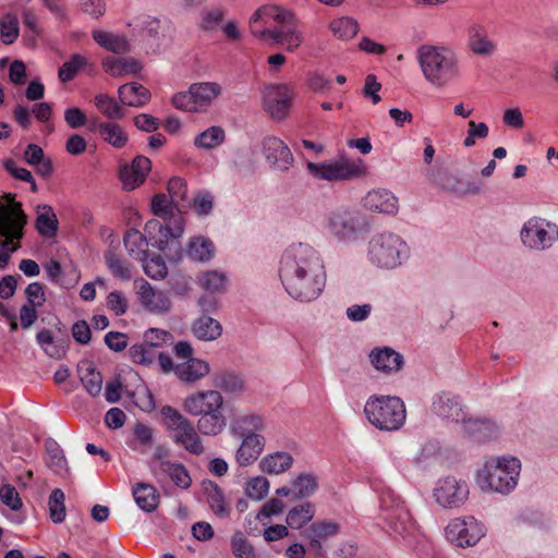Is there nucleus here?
Returning <instances> with one entry per match:
<instances>
[{
  "label": "nucleus",
  "mask_w": 558,
  "mask_h": 558,
  "mask_svg": "<svg viewBox=\"0 0 558 558\" xmlns=\"http://www.w3.org/2000/svg\"><path fill=\"white\" fill-rule=\"evenodd\" d=\"M286 291L295 300H316L326 284V270L319 253L311 245L296 243L282 254L279 268Z\"/></svg>",
  "instance_id": "obj_1"
},
{
  "label": "nucleus",
  "mask_w": 558,
  "mask_h": 558,
  "mask_svg": "<svg viewBox=\"0 0 558 558\" xmlns=\"http://www.w3.org/2000/svg\"><path fill=\"white\" fill-rule=\"evenodd\" d=\"M417 60L425 80L433 86L444 87L460 75L459 59L446 47L421 46Z\"/></svg>",
  "instance_id": "obj_2"
},
{
  "label": "nucleus",
  "mask_w": 558,
  "mask_h": 558,
  "mask_svg": "<svg viewBox=\"0 0 558 558\" xmlns=\"http://www.w3.org/2000/svg\"><path fill=\"white\" fill-rule=\"evenodd\" d=\"M409 254L407 242L392 232L377 233L368 242L367 257L379 268L393 269L407 260Z\"/></svg>",
  "instance_id": "obj_3"
},
{
  "label": "nucleus",
  "mask_w": 558,
  "mask_h": 558,
  "mask_svg": "<svg viewBox=\"0 0 558 558\" xmlns=\"http://www.w3.org/2000/svg\"><path fill=\"white\" fill-rule=\"evenodd\" d=\"M368 422L380 430H397L405 422L407 411L399 397L372 396L365 403Z\"/></svg>",
  "instance_id": "obj_4"
},
{
  "label": "nucleus",
  "mask_w": 558,
  "mask_h": 558,
  "mask_svg": "<svg viewBox=\"0 0 558 558\" xmlns=\"http://www.w3.org/2000/svg\"><path fill=\"white\" fill-rule=\"evenodd\" d=\"M161 414L167 420V427L173 433V441L177 445L194 456L204 452L202 439L191 421L170 405L162 407Z\"/></svg>",
  "instance_id": "obj_5"
},
{
  "label": "nucleus",
  "mask_w": 558,
  "mask_h": 558,
  "mask_svg": "<svg viewBox=\"0 0 558 558\" xmlns=\"http://www.w3.org/2000/svg\"><path fill=\"white\" fill-rule=\"evenodd\" d=\"M306 168L315 179L330 182L352 180L366 172L361 159L352 160L343 156L319 163L308 161Z\"/></svg>",
  "instance_id": "obj_6"
},
{
  "label": "nucleus",
  "mask_w": 558,
  "mask_h": 558,
  "mask_svg": "<svg viewBox=\"0 0 558 558\" xmlns=\"http://www.w3.org/2000/svg\"><path fill=\"white\" fill-rule=\"evenodd\" d=\"M521 463L517 458H499L486 463L483 476L488 487L498 493H509L517 486Z\"/></svg>",
  "instance_id": "obj_7"
},
{
  "label": "nucleus",
  "mask_w": 558,
  "mask_h": 558,
  "mask_svg": "<svg viewBox=\"0 0 558 558\" xmlns=\"http://www.w3.org/2000/svg\"><path fill=\"white\" fill-rule=\"evenodd\" d=\"M366 227L364 216L355 209L339 207L332 210L328 217V228L340 241L354 239Z\"/></svg>",
  "instance_id": "obj_8"
},
{
  "label": "nucleus",
  "mask_w": 558,
  "mask_h": 558,
  "mask_svg": "<svg viewBox=\"0 0 558 558\" xmlns=\"http://www.w3.org/2000/svg\"><path fill=\"white\" fill-rule=\"evenodd\" d=\"M485 533V526L474 517L457 518L446 527L447 538L459 547L474 546Z\"/></svg>",
  "instance_id": "obj_9"
},
{
  "label": "nucleus",
  "mask_w": 558,
  "mask_h": 558,
  "mask_svg": "<svg viewBox=\"0 0 558 558\" xmlns=\"http://www.w3.org/2000/svg\"><path fill=\"white\" fill-rule=\"evenodd\" d=\"M295 93L287 84L269 85L264 93V109L275 120L288 117Z\"/></svg>",
  "instance_id": "obj_10"
},
{
  "label": "nucleus",
  "mask_w": 558,
  "mask_h": 558,
  "mask_svg": "<svg viewBox=\"0 0 558 558\" xmlns=\"http://www.w3.org/2000/svg\"><path fill=\"white\" fill-rule=\"evenodd\" d=\"M469 496V486L465 481L454 476L440 478L435 488L434 497L444 508L459 507Z\"/></svg>",
  "instance_id": "obj_11"
},
{
  "label": "nucleus",
  "mask_w": 558,
  "mask_h": 558,
  "mask_svg": "<svg viewBox=\"0 0 558 558\" xmlns=\"http://www.w3.org/2000/svg\"><path fill=\"white\" fill-rule=\"evenodd\" d=\"M293 19V13L287 9L277 5L262 7L254 12L250 19V29L252 34L260 38H271L270 29L267 26L274 22H289Z\"/></svg>",
  "instance_id": "obj_12"
},
{
  "label": "nucleus",
  "mask_w": 558,
  "mask_h": 558,
  "mask_svg": "<svg viewBox=\"0 0 558 558\" xmlns=\"http://www.w3.org/2000/svg\"><path fill=\"white\" fill-rule=\"evenodd\" d=\"M185 221L183 216H177L173 221H165L151 219L145 225V232L153 245L158 250L167 248L171 239H179L184 232Z\"/></svg>",
  "instance_id": "obj_13"
},
{
  "label": "nucleus",
  "mask_w": 558,
  "mask_h": 558,
  "mask_svg": "<svg viewBox=\"0 0 558 558\" xmlns=\"http://www.w3.org/2000/svg\"><path fill=\"white\" fill-rule=\"evenodd\" d=\"M262 149L266 160L279 171H288L293 165L290 148L279 137L266 136L262 142Z\"/></svg>",
  "instance_id": "obj_14"
},
{
  "label": "nucleus",
  "mask_w": 558,
  "mask_h": 558,
  "mask_svg": "<svg viewBox=\"0 0 558 558\" xmlns=\"http://www.w3.org/2000/svg\"><path fill=\"white\" fill-rule=\"evenodd\" d=\"M223 399L220 392L207 390L194 393L184 400V410L194 416H203L221 409Z\"/></svg>",
  "instance_id": "obj_15"
},
{
  "label": "nucleus",
  "mask_w": 558,
  "mask_h": 558,
  "mask_svg": "<svg viewBox=\"0 0 558 558\" xmlns=\"http://www.w3.org/2000/svg\"><path fill=\"white\" fill-rule=\"evenodd\" d=\"M466 47L475 56L490 57L496 51V43L489 36L486 26L472 23L465 29Z\"/></svg>",
  "instance_id": "obj_16"
},
{
  "label": "nucleus",
  "mask_w": 558,
  "mask_h": 558,
  "mask_svg": "<svg viewBox=\"0 0 558 558\" xmlns=\"http://www.w3.org/2000/svg\"><path fill=\"white\" fill-rule=\"evenodd\" d=\"M150 170V159L142 155L136 156L131 165H124L120 168L119 178L123 189L132 191L143 184Z\"/></svg>",
  "instance_id": "obj_17"
},
{
  "label": "nucleus",
  "mask_w": 558,
  "mask_h": 558,
  "mask_svg": "<svg viewBox=\"0 0 558 558\" xmlns=\"http://www.w3.org/2000/svg\"><path fill=\"white\" fill-rule=\"evenodd\" d=\"M549 223L539 218L527 220L521 230V240L530 248L544 250L550 245V236L546 227Z\"/></svg>",
  "instance_id": "obj_18"
},
{
  "label": "nucleus",
  "mask_w": 558,
  "mask_h": 558,
  "mask_svg": "<svg viewBox=\"0 0 558 558\" xmlns=\"http://www.w3.org/2000/svg\"><path fill=\"white\" fill-rule=\"evenodd\" d=\"M153 473L159 482L170 477L175 486L183 489L189 488L192 484L189 471L181 463L159 461L154 464Z\"/></svg>",
  "instance_id": "obj_19"
},
{
  "label": "nucleus",
  "mask_w": 558,
  "mask_h": 558,
  "mask_svg": "<svg viewBox=\"0 0 558 558\" xmlns=\"http://www.w3.org/2000/svg\"><path fill=\"white\" fill-rule=\"evenodd\" d=\"M137 293L141 304L151 313H166L171 307L170 299L163 292L155 290L145 280L141 281Z\"/></svg>",
  "instance_id": "obj_20"
},
{
  "label": "nucleus",
  "mask_w": 558,
  "mask_h": 558,
  "mask_svg": "<svg viewBox=\"0 0 558 558\" xmlns=\"http://www.w3.org/2000/svg\"><path fill=\"white\" fill-rule=\"evenodd\" d=\"M364 206L373 211L387 215L398 213V198L387 190H374L364 197Z\"/></svg>",
  "instance_id": "obj_21"
},
{
  "label": "nucleus",
  "mask_w": 558,
  "mask_h": 558,
  "mask_svg": "<svg viewBox=\"0 0 558 558\" xmlns=\"http://www.w3.org/2000/svg\"><path fill=\"white\" fill-rule=\"evenodd\" d=\"M372 365L380 372L390 374L400 371L403 356L390 348H377L369 353Z\"/></svg>",
  "instance_id": "obj_22"
},
{
  "label": "nucleus",
  "mask_w": 558,
  "mask_h": 558,
  "mask_svg": "<svg viewBox=\"0 0 558 558\" xmlns=\"http://www.w3.org/2000/svg\"><path fill=\"white\" fill-rule=\"evenodd\" d=\"M433 411L438 416L450 418L452 421L463 420V412L460 400L457 396L449 392H442L433 401Z\"/></svg>",
  "instance_id": "obj_23"
},
{
  "label": "nucleus",
  "mask_w": 558,
  "mask_h": 558,
  "mask_svg": "<svg viewBox=\"0 0 558 558\" xmlns=\"http://www.w3.org/2000/svg\"><path fill=\"white\" fill-rule=\"evenodd\" d=\"M242 437L243 441L236 451V461L240 465L246 466L258 459L265 446V438L262 435Z\"/></svg>",
  "instance_id": "obj_24"
},
{
  "label": "nucleus",
  "mask_w": 558,
  "mask_h": 558,
  "mask_svg": "<svg viewBox=\"0 0 558 558\" xmlns=\"http://www.w3.org/2000/svg\"><path fill=\"white\" fill-rule=\"evenodd\" d=\"M118 95L120 102L129 107H143L151 97L149 89L136 82L121 85Z\"/></svg>",
  "instance_id": "obj_25"
},
{
  "label": "nucleus",
  "mask_w": 558,
  "mask_h": 558,
  "mask_svg": "<svg viewBox=\"0 0 558 558\" xmlns=\"http://www.w3.org/2000/svg\"><path fill=\"white\" fill-rule=\"evenodd\" d=\"M105 72L119 77L125 74H137L142 70V63L134 58L106 57L102 60Z\"/></svg>",
  "instance_id": "obj_26"
},
{
  "label": "nucleus",
  "mask_w": 558,
  "mask_h": 558,
  "mask_svg": "<svg viewBox=\"0 0 558 558\" xmlns=\"http://www.w3.org/2000/svg\"><path fill=\"white\" fill-rule=\"evenodd\" d=\"M204 493L211 511L221 519L230 515V507L228 506L225 494L219 485L213 481L203 482Z\"/></svg>",
  "instance_id": "obj_27"
},
{
  "label": "nucleus",
  "mask_w": 558,
  "mask_h": 558,
  "mask_svg": "<svg viewBox=\"0 0 558 558\" xmlns=\"http://www.w3.org/2000/svg\"><path fill=\"white\" fill-rule=\"evenodd\" d=\"M209 364L201 359L190 357L175 365V375L182 381L194 383L209 373Z\"/></svg>",
  "instance_id": "obj_28"
},
{
  "label": "nucleus",
  "mask_w": 558,
  "mask_h": 558,
  "mask_svg": "<svg viewBox=\"0 0 558 558\" xmlns=\"http://www.w3.org/2000/svg\"><path fill=\"white\" fill-rule=\"evenodd\" d=\"M190 87L198 111L206 110L221 94V86L215 82L194 83Z\"/></svg>",
  "instance_id": "obj_29"
},
{
  "label": "nucleus",
  "mask_w": 558,
  "mask_h": 558,
  "mask_svg": "<svg viewBox=\"0 0 558 558\" xmlns=\"http://www.w3.org/2000/svg\"><path fill=\"white\" fill-rule=\"evenodd\" d=\"M296 19L293 14V19L289 22H278L279 27L275 28L271 33V39L277 43L287 45L289 51H294L300 47L302 43V36L295 31Z\"/></svg>",
  "instance_id": "obj_30"
},
{
  "label": "nucleus",
  "mask_w": 558,
  "mask_h": 558,
  "mask_svg": "<svg viewBox=\"0 0 558 558\" xmlns=\"http://www.w3.org/2000/svg\"><path fill=\"white\" fill-rule=\"evenodd\" d=\"M35 228L40 235L52 238L57 234L59 221L50 205H38Z\"/></svg>",
  "instance_id": "obj_31"
},
{
  "label": "nucleus",
  "mask_w": 558,
  "mask_h": 558,
  "mask_svg": "<svg viewBox=\"0 0 558 558\" xmlns=\"http://www.w3.org/2000/svg\"><path fill=\"white\" fill-rule=\"evenodd\" d=\"M123 243L131 257L137 260H146L148 252L146 235L136 229H130L123 236Z\"/></svg>",
  "instance_id": "obj_32"
},
{
  "label": "nucleus",
  "mask_w": 558,
  "mask_h": 558,
  "mask_svg": "<svg viewBox=\"0 0 558 558\" xmlns=\"http://www.w3.org/2000/svg\"><path fill=\"white\" fill-rule=\"evenodd\" d=\"M133 497L136 505L148 513L155 511L159 504V494L150 484L137 483L133 487Z\"/></svg>",
  "instance_id": "obj_33"
},
{
  "label": "nucleus",
  "mask_w": 558,
  "mask_h": 558,
  "mask_svg": "<svg viewBox=\"0 0 558 558\" xmlns=\"http://www.w3.org/2000/svg\"><path fill=\"white\" fill-rule=\"evenodd\" d=\"M293 464V457L284 451H276L265 456L259 463L263 472L268 474H281L288 471Z\"/></svg>",
  "instance_id": "obj_34"
},
{
  "label": "nucleus",
  "mask_w": 558,
  "mask_h": 558,
  "mask_svg": "<svg viewBox=\"0 0 558 558\" xmlns=\"http://www.w3.org/2000/svg\"><path fill=\"white\" fill-rule=\"evenodd\" d=\"M151 210L155 216L163 221H173L177 216H182V209L168 195L156 194L151 199Z\"/></svg>",
  "instance_id": "obj_35"
},
{
  "label": "nucleus",
  "mask_w": 558,
  "mask_h": 558,
  "mask_svg": "<svg viewBox=\"0 0 558 558\" xmlns=\"http://www.w3.org/2000/svg\"><path fill=\"white\" fill-rule=\"evenodd\" d=\"M93 38L99 46L113 53L123 54L130 51V44L124 36L94 31Z\"/></svg>",
  "instance_id": "obj_36"
},
{
  "label": "nucleus",
  "mask_w": 558,
  "mask_h": 558,
  "mask_svg": "<svg viewBox=\"0 0 558 558\" xmlns=\"http://www.w3.org/2000/svg\"><path fill=\"white\" fill-rule=\"evenodd\" d=\"M221 332L222 327L220 323L206 315L201 316L193 324V333L199 340H216L221 336Z\"/></svg>",
  "instance_id": "obj_37"
},
{
  "label": "nucleus",
  "mask_w": 558,
  "mask_h": 558,
  "mask_svg": "<svg viewBox=\"0 0 558 558\" xmlns=\"http://www.w3.org/2000/svg\"><path fill=\"white\" fill-rule=\"evenodd\" d=\"M227 425L225 415L221 409H218L209 414L203 415L197 421V430L205 436L219 435Z\"/></svg>",
  "instance_id": "obj_38"
},
{
  "label": "nucleus",
  "mask_w": 558,
  "mask_h": 558,
  "mask_svg": "<svg viewBox=\"0 0 558 558\" xmlns=\"http://www.w3.org/2000/svg\"><path fill=\"white\" fill-rule=\"evenodd\" d=\"M94 105L108 120H121L125 117V110L122 106L107 94L96 95Z\"/></svg>",
  "instance_id": "obj_39"
},
{
  "label": "nucleus",
  "mask_w": 558,
  "mask_h": 558,
  "mask_svg": "<svg viewBox=\"0 0 558 558\" xmlns=\"http://www.w3.org/2000/svg\"><path fill=\"white\" fill-rule=\"evenodd\" d=\"M78 373L81 374V381L86 391L93 397L98 396L102 389L101 374L88 362L78 366Z\"/></svg>",
  "instance_id": "obj_40"
},
{
  "label": "nucleus",
  "mask_w": 558,
  "mask_h": 558,
  "mask_svg": "<svg viewBox=\"0 0 558 558\" xmlns=\"http://www.w3.org/2000/svg\"><path fill=\"white\" fill-rule=\"evenodd\" d=\"M105 263L110 274L120 279L128 281L132 278V265L126 262L122 256L113 251L105 253Z\"/></svg>",
  "instance_id": "obj_41"
},
{
  "label": "nucleus",
  "mask_w": 558,
  "mask_h": 558,
  "mask_svg": "<svg viewBox=\"0 0 558 558\" xmlns=\"http://www.w3.org/2000/svg\"><path fill=\"white\" fill-rule=\"evenodd\" d=\"M213 385L228 393H239L244 389L243 379L228 371L217 372L213 375Z\"/></svg>",
  "instance_id": "obj_42"
},
{
  "label": "nucleus",
  "mask_w": 558,
  "mask_h": 558,
  "mask_svg": "<svg viewBox=\"0 0 558 558\" xmlns=\"http://www.w3.org/2000/svg\"><path fill=\"white\" fill-rule=\"evenodd\" d=\"M315 514V508L312 502H304L289 510L286 522L292 529H301L308 523Z\"/></svg>",
  "instance_id": "obj_43"
},
{
  "label": "nucleus",
  "mask_w": 558,
  "mask_h": 558,
  "mask_svg": "<svg viewBox=\"0 0 558 558\" xmlns=\"http://www.w3.org/2000/svg\"><path fill=\"white\" fill-rule=\"evenodd\" d=\"M101 140L114 148H123L129 142V135L121 125L107 121L101 128Z\"/></svg>",
  "instance_id": "obj_44"
},
{
  "label": "nucleus",
  "mask_w": 558,
  "mask_h": 558,
  "mask_svg": "<svg viewBox=\"0 0 558 558\" xmlns=\"http://www.w3.org/2000/svg\"><path fill=\"white\" fill-rule=\"evenodd\" d=\"M41 349L53 359H62L65 354V345L62 341H57L49 329H41L36 336Z\"/></svg>",
  "instance_id": "obj_45"
},
{
  "label": "nucleus",
  "mask_w": 558,
  "mask_h": 558,
  "mask_svg": "<svg viewBox=\"0 0 558 558\" xmlns=\"http://www.w3.org/2000/svg\"><path fill=\"white\" fill-rule=\"evenodd\" d=\"M225 138V130L221 126L214 125L199 133L194 140V145L203 149H214L220 146Z\"/></svg>",
  "instance_id": "obj_46"
},
{
  "label": "nucleus",
  "mask_w": 558,
  "mask_h": 558,
  "mask_svg": "<svg viewBox=\"0 0 558 558\" xmlns=\"http://www.w3.org/2000/svg\"><path fill=\"white\" fill-rule=\"evenodd\" d=\"M158 352L159 349L142 342L131 345L129 348L128 354L133 363L150 366L155 363Z\"/></svg>",
  "instance_id": "obj_47"
},
{
  "label": "nucleus",
  "mask_w": 558,
  "mask_h": 558,
  "mask_svg": "<svg viewBox=\"0 0 558 558\" xmlns=\"http://www.w3.org/2000/svg\"><path fill=\"white\" fill-rule=\"evenodd\" d=\"M293 498L301 499L312 496L318 488L317 477L311 473H301L292 482Z\"/></svg>",
  "instance_id": "obj_48"
},
{
  "label": "nucleus",
  "mask_w": 558,
  "mask_h": 558,
  "mask_svg": "<svg viewBox=\"0 0 558 558\" xmlns=\"http://www.w3.org/2000/svg\"><path fill=\"white\" fill-rule=\"evenodd\" d=\"M186 254L194 260H209L214 256V244L209 239L196 236L190 242Z\"/></svg>",
  "instance_id": "obj_49"
},
{
  "label": "nucleus",
  "mask_w": 558,
  "mask_h": 558,
  "mask_svg": "<svg viewBox=\"0 0 558 558\" xmlns=\"http://www.w3.org/2000/svg\"><path fill=\"white\" fill-rule=\"evenodd\" d=\"M232 432L242 437L257 435L256 432L263 428V418L256 414H248L236 418L232 423Z\"/></svg>",
  "instance_id": "obj_50"
},
{
  "label": "nucleus",
  "mask_w": 558,
  "mask_h": 558,
  "mask_svg": "<svg viewBox=\"0 0 558 558\" xmlns=\"http://www.w3.org/2000/svg\"><path fill=\"white\" fill-rule=\"evenodd\" d=\"M46 464L56 474H63L66 472V460L62 449L54 441L46 442Z\"/></svg>",
  "instance_id": "obj_51"
},
{
  "label": "nucleus",
  "mask_w": 558,
  "mask_h": 558,
  "mask_svg": "<svg viewBox=\"0 0 558 558\" xmlns=\"http://www.w3.org/2000/svg\"><path fill=\"white\" fill-rule=\"evenodd\" d=\"M329 28L338 38L348 40L357 34L359 24L354 19L343 16L330 22Z\"/></svg>",
  "instance_id": "obj_52"
},
{
  "label": "nucleus",
  "mask_w": 558,
  "mask_h": 558,
  "mask_svg": "<svg viewBox=\"0 0 558 558\" xmlns=\"http://www.w3.org/2000/svg\"><path fill=\"white\" fill-rule=\"evenodd\" d=\"M20 35L19 20L13 14H7L0 20V37L4 45H12Z\"/></svg>",
  "instance_id": "obj_53"
},
{
  "label": "nucleus",
  "mask_w": 558,
  "mask_h": 558,
  "mask_svg": "<svg viewBox=\"0 0 558 558\" xmlns=\"http://www.w3.org/2000/svg\"><path fill=\"white\" fill-rule=\"evenodd\" d=\"M87 64V60L85 57L75 53L71 57V59L64 62L59 69V80L63 83L72 81L77 72Z\"/></svg>",
  "instance_id": "obj_54"
},
{
  "label": "nucleus",
  "mask_w": 558,
  "mask_h": 558,
  "mask_svg": "<svg viewBox=\"0 0 558 558\" xmlns=\"http://www.w3.org/2000/svg\"><path fill=\"white\" fill-rule=\"evenodd\" d=\"M169 197L179 206L181 209L191 206L186 203L187 185L184 179L174 177L168 182Z\"/></svg>",
  "instance_id": "obj_55"
},
{
  "label": "nucleus",
  "mask_w": 558,
  "mask_h": 558,
  "mask_svg": "<svg viewBox=\"0 0 558 558\" xmlns=\"http://www.w3.org/2000/svg\"><path fill=\"white\" fill-rule=\"evenodd\" d=\"M48 505L50 519L54 523L63 522L65 519L64 493L60 488L51 492Z\"/></svg>",
  "instance_id": "obj_56"
},
{
  "label": "nucleus",
  "mask_w": 558,
  "mask_h": 558,
  "mask_svg": "<svg viewBox=\"0 0 558 558\" xmlns=\"http://www.w3.org/2000/svg\"><path fill=\"white\" fill-rule=\"evenodd\" d=\"M231 549L235 558H256L255 549L242 532H235L231 537Z\"/></svg>",
  "instance_id": "obj_57"
},
{
  "label": "nucleus",
  "mask_w": 558,
  "mask_h": 558,
  "mask_svg": "<svg viewBox=\"0 0 558 558\" xmlns=\"http://www.w3.org/2000/svg\"><path fill=\"white\" fill-rule=\"evenodd\" d=\"M225 20L222 9H211L201 13L199 28L204 32L217 31Z\"/></svg>",
  "instance_id": "obj_58"
},
{
  "label": "nucleus",
  "mask_w": 558,
  "mask_h": 558,
  "mask_svg": "<svg viewBox=\"0 0 558 558\" xmlns=\"http://www.w3.org/2000/svg\"><path fill=\"white\" fill-rule=\"evenodd\" d=\"M227 277L216 270L206 271L201 278V286L209 292H220L226 289Z\"/></svg>",
  "instance_id": "obj_59"
},
{
  "label": "nucleus",
  "mask_w": 558,
  "mask_h": 558,
  "mask_svg": "<svg viewBox=\"0 0 558 558\" xmlns=\"http://www.w3.org/2000/svg\"><path fill=\"white\" fill-rule=\"evenodd\" d=\"M143 342L150 347L160 349L163 345H170L173 343V336L166 330L158 328H150L145 331Z\"/></svg>",
  "instance_id": "obj_60"
},
{
  "label": "nucleus",
  "mask_w": 558,
  "mask_h": 558,
  "mask_svg": "<svg viewBox=\"0 0 558 558\" xmlns=\"http://www.w3.org/2000/svg\"><path fill=\"white\" fill-rule=\"evenodd\" d=\"M268 490L269 481L264 476L252 477L246 482L245 493L254 500L263 499L268 494Z\"/></svg>",
  "instance_id": "obj_61"
},
{
  "label": "nucleus",
  "mask_w": 558,
  "mask_h": 558,
  "mask_svg": "<svg viewBox=\"0 0 558 558\" xmlns=\"http://www.w3.org/2000/svg\"><path fill=\"white\" fill-rule=\"evenodd\" d=\"M0 499L3 505L13 511H17L23 507L22 499L16 488L11 484H3L0 486Z\"/></svg>",
  "instance_id": "obj_62"
},
{
  "label": "nucleus",
  "mask_w": 558,
  "mask_h": 558,
  "mask_svg": "<svg viewBox=\"0 0 558 558\" xmlns=\"http://www.w3.org/2000/svg\"><path fill=\"white\" fill-rule=\"evenodd\" d=\"M468 429L478 441H482L489 438L495 433L496 427L489 421L475 420L469 421Z\"/></svg>",
  "instance_id": "obj_63"
},
{
  "label": "nucleus",
  "mask_w": 558,
  "mask_h": 558,
  "mask_svg": "<svg viewBox=\"0 0 558 558\" xmlns=\"http://www.w3.org/2000/svg\"><path fill=\"white\" fill-rule=\"evenodd\" d=\"M214 196L208 191H199L193 198L192 206L198 216H207L213 210Z\"/></svg>",
  "instance_id": "obj_64"
}]
</instances>
